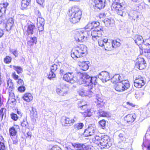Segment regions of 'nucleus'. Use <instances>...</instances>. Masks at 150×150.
<instances>
[{
  "label": "nucleus",
  "instance_id": "nucleus-1",
  "mask_svg": "<svg viewBox=\"0 0 150 150\" xmlns=\"http://www.w3.org/2000/svg\"><path fill=\"white\" fill-rule=\"evenodd\" d=\"M78 75L80 76L79 80L81 83L85 84L78 91L79 95L83 96L91 95L93 93V85H95L97 83V77H90L86 73L79 72Z\"/></svg>",
  "mask_w": 150,
  "mask_h": 150
},
{
  "label": "nucleus",
  "instance_id": "nucleus-2",
  "mask_svg": "<svg viewBox=\"0 0 150 150\" xmlns=\"http://www.w3.org/2000/svg\"><path fill=\"white\" fill-rule=\"evenodd\" d=\"M82 15L81 11L77 6H74L69 10L68 16L70 21L75 23L79 21Z\"/></svg>",
  "mask_w": 150,
  "mask_h": 150
},
{
  "label": "nucleus",
  "instance_id": "nucleus-3",
  "mask_svg": "<svg viewBox=\"0 0 150 150\" xmlns=\"http://www.w3.org/2000/svg\"><path fill=\"white\" fill-rule=\"evenodd\" d=\"M86 47L83 45H80L72 49L71 56L74 59L84 56L87 51Z\"/></svg>",
  "mask_w": 150,
  "mask_h": 150
},
{
  "label": "nucleus",
  "instance_id": "nucleus-4",
  "mask_svg": "<svg viewBox=\"0 0 150 150\" xmlns=\"http://www.w3.org/2000/svg\"><path fill=\"white\" fill-rule=\"evenodd\" d=\"M90 33L88 30L85 28L83 29L76 31L74 33V38L76 41L83 42L86 40L88 36Z\"/></svg>",
  "mask_w": 150,
  "mask_h": 150
},
{
  "label": "nucleus",
  "instance_id": "nucleus-5",
  "mask_svg": "<svg viewBox=\"0 0 150 150\" xmlns=\"http://www.w3.org/2000/svg\"><path fill=\"white\" fill-rule=\"evenodd\" d=\"M113 2L111 7L115 9L117 13L119 15L122 17H125L126 14V12L125 11V3L124 2L121 3L117 2H114L113 1L116 0H112Z\"/></svg>",
  "mask_w": 150,
  "mask_h": 150
},
{
  "label": "nucleus",
  "instance_id": "nucleus-6",
  "mask_svg": "<svg viewBox=\"0 0 150 150\" xmlns=\"http://www.w3.org/2000/svg\"><path fill=\"white\" fill-rule=\"evenodd\" d=\"M72 72H68L64 75L63 79L66 81L73 83L78 81V78L74 76Z\"/></svg>",
  "mask_w": 150,
  "mask_h": 150
},
{
  "label": "nucleus",
  "instance_id": "nucleus-7",
  "mask_svg": "<svg viewBox=\"0 0 150 150\" xmlns=\"http://www.w3.org/2000/svg\"><path fill=\"white\" fill-rule=\"evenodd\" d=\"M88 30L90 32V34L92 37V38L93 40H95L97 39L98 38L100 37L101 36L102 29H100L99 28H94V29H91V30Z\"/></svg>",
  "mask_w": 150,
  "mask_h": 150
},
{
  "label": "nucleus",
  "instance_id": "nucleus-8",
  "mask_svg": "<svg viewBox=\"0 0 150 150\" xmlns=\"http://www.w3.org/2000/svg\"><path fill=\"white\" fill-rule=\"evenodd\" d=\"M91 2H92V4L93 8L100 9L103 8L105 6L106 0H91Z\"/></svg>",
  "mask_w": 150,
  "mask_h": 150
},
{
  "label": "nucleus",
  "instance_id": "nucleus-9",
  "mask_svg": "<svg viewBox=\"0 0 150 150\" xmlns=\"http://www.w3.org/2000/svg\"><path fill=\"white\" fill-rule=\"evenodd\" d=\"M146 65V62L143 58L139 56L136 60L135 63V67L136 68L142 70L145 68Z\"/></svg>",
  "mask_w": 150,
  "mask_h": 150
},
{
  "label": "nucleus",
  "instance_id": "nucleus-10",
  "mask_svg": "<svg viewBox=\"0 0 150 150\" xmlns=\"http://www.w3.org/2000/svg\"><path fill=\"white\" fill-rule=\"evenodd\" d=\"M97 130L94 125H90L85 129L84 133L86 137L94 135L97 132Z\"/></svg>",
  "mask_w": 150,
  "mask_h": 150
},
{
  "label": "nucleus",
  "instance_id": "nucleus-11",
  "mask_svg": "<svg viewBox=\"0 0 150 150\" xmlns=\"http://www.w3.org/2000/svg\"><path fill=\"white\" fill-rule=\"evenodd\" d=\"M76 120L75 117L73 119H70L69 118L64 117L62 118L61 121L63 125L65 126H70L72 125Z\"/></svg>",
  "mask_w": 150,
  "mask_h": 150
},
{
  "label": "nucleus",
  "instance_id": "nucleus-12",
  "mask_svg": "<svg viewBox=\"0 0 150 150\" xmlns=\"http://www.w3.org/2000/svg\"><path fill=\"white\" fill-rule=\"evenodd\" d=\"M98 76L104 83L110 79L109 73L105 71H103L99 73Z\"/></svg>",
  "mask_w": 150,
  "mask_h": 150
},
{
  "label": "nucleus",
  "instance_id": "nucleus-13",
  "mask_svg": "<svg viewBox=\"0 0 150 150\" xmlns=\"http://www.w3.org/2000/svg\"><path fill=\"white\" fill-rule=\"evenodd\" d=\"M44 24L45 20L43 18L40 17L37 18V25L40 33L41 34L43 33Z\"/></svg>",
  "mask_w": 150,
  "mask_h": 150
},
{
  "label": "nucleus",
  "instance_id": "nucleus-14",
  "mask_svg": "<svg viewBox=\"0 0 150 150\" xmlns=\"http://www.w3.org/2000/svg\"><path fill=\"white\" fill-rule=\"evenodd\" d=\"M72 145L76 150H91L90 146L87 144L73 143Z\"/></svg>",
  "mask_w": 150,
  "mask_h": 150
},
{
  "label": "nucleus",
  "instance_id": "nucleus-15",
  "mask_svg": "<svg viewBox=\"0 0 150 150\" xmlns=\"http://www.w3.org/2000/svg\"><path fill=\"white\" fill-rule=\"evenodd\" d=\"M79 106L81 107L80 105H79ZM81 107H82V110L83 111L82 113L84 117H89L92 115L91 109L88 105L86 104L85 105H82Z\"/></svg>",
  "mask_w": 150,
  "mask_h": 150
},
{
  "label": "nucleus",
  "instance_id": "nucleus-16",
  "mask_svg": "<svg viewBox=\"0 0 150 150\" xmlns=\"http://www.w3.org/2000/svg\"><path fill=\"white\" fill-rule=\"evenodd\" d=\"M99 28L101 29H103V28L100 26V23L98 22H93L89 23L86 25L85 28L86 29H89L91 30V29H94V28Z\"/></svg>",
  "mask_w": 150,
  "mask_h": 150
},
{
  "label": "nucleus",
  "instance_id": "nucleus-17",
  "mask_svg": "<svg viewBox=\"0 0 150 150\" xmlns=\"http://www.w3.org/2000/svg\"><path fill=\"white\" fill-rule=\"evenodd\" d=\"M96 98L97 103V107L100 108H103L105 102L102 95L100 94L96 95Z\"/></svg>",
  "mask_w": 150,
  "mask_h": 150
},
{
  "label": "nucleus",
  "instance_id": "nucleus-18",
  "mask_svg": "<svg viewBox=\"0 0 150 150\" xmlns=\"http://www.w3.org/2000/svg\"><path fill=\"white\" fill-rule=\"evenodd\" d=\"M136 116L135 114H128L124 117V120L129 124H131L135 120Z\"/></svg>",
  "mask_w": 150,
  "mask_h": 150
},
{
  "label": "nucleus",
  "instance_id": "nucleus-19",
  "mask_svg": "<svg viewBox=\"0 0 150 150\" xmlns=\"http://www.w3.org/2000/svg\"><path fill=\"white\" fill-rule=\"evenodd\" d=\"M89 62L88 61H79V65L80 69L84 71L88 69L89 68Z\"/></svg>",
  "mask_w": 150,
  "mask_h": 150
},
{
  "label": "nucleus",
  "instance_id": "nucleus-20",
  "mask_svg": "<svg viewBox=\"0 0 150 150\" xmlns=\"http://www.w3.org/2000/svg\"><path fill=\"white\" fill-rule=\"evenodd\" d=\"M135 43L138 45H140L143 43V38L142 36L138 35H135L132 38Z\"/></svg>",
  "mask_w": 150,
  "mask_h": 150
},
{
  "label": "nucleus",
  "instance_id": "nucleus-21",
  "mask_svg": "<svg viewBox=\"0 0 150 150\" xmlns=\"http://www.w3.org/2000/svg\"><path fill=\"white\" fill-rule=\"evenodd\" d=\"M14 24V20L13 18H10L7 20L6 24V28L7 31L10 30Z\"/></svg>",
  "mask_w": 150,
  "mask_h": 150
},
{
  "label": "nucleus",
  "instance_id": "nucleus-22",
  "mask_svg": "<svg viewBox=\"0 0 150 150\" xmlns=\"http://www.w3.org/2000/svg\"><path fill=\"white\" fill-rule=\"evenodd\" d=\"M113 47L112 41L111 42H109L107 39V41L105 42L104 48L106 50L111 51L113 50Z\"/></svg>",
  "mask_w": 150,
  "mask_h": 150
},
{
  "label": "nucleus",
  "instance_id": "nucleus-23",
  "mask_svg": "<svg viewBox=\"0 0 150 150\" xmlns=\"http://www.w3.org/2000/svg\"><path fill=\"white\" fill-rule=\"evenodd\" d=\"M56 92L58 94L61 96H65L67 93V88H66V86H65L64 88H57L56 90Z\"/></svg>",
  "mask_w": 150,
  "mask_h": 150
},
{
  "label": "nucleus",
  "instance_id": "nucleus-24",
  "mask_svg": "<svg viewBox=\"0 0 150 150\" xmlns=\"http://www.w3.org/2000/svg\"><path fill=\"white\" fill-rule=\"evenodd\" d=\"M22 98L25 101L29 102L32 100L33 97L30 93H26L24 94Z\"/></svg>",
  "mask_w": 150,
  "mask_h": 150
},
{
  "label": "nucleus",
  "instance_id": "nucleus-25",
  "mask_svg": "<svg viewBox=\"0 0 150 150\" xmlns=\"http://www.w3.org/2000/svg\"><path fill=\"white\" fill-rule=\"evenodd\" d=\"M122 79L121 77L120 74H117L114 75L112 78L111 79V80L112 82L113 83L119 82V81H121Z\"/></svg>",
  "mask_w": 150,
  "mask_h": 150
},
{
  "label": "nucleus",
  "instance_id": "nucleus-26",
  "mask_svg": "<svg viewBox=\"0 0 150 150\" xmlns=\"http://www.w3.org/2000/svg\"><path fill=\"white\" fill-rule=\"evenodd\" d=\"M35 29V26L33 25L30 24L28 25L27 32L28 35L33 34L34 30Z\"/></svg>",
  "mask_w": 150,
  "mask_h": 150
},
{
  "label": "nucleus",
  "instance_id": "nucleus-27",
  "mask_svg": "<svg viewBox=\"0 0 150 150\" xmlns=\"http://www.w3.org/2000/svg\"><path fill=\"white\" fill-rule=\"evenodd\" d=\"M122 88L123 91H124L127 89L130 86V84L129 82L127 80H124L121 81Z\"/></svg>",
  "mask_w": 150,
  "mask_h": 150
},
{
  "label": "nucleus",
  "instance_id": "nucleus-28",
  "mask_svg": "<svg viewBox=\"0 0 150 150\" xmlns=\"http://www.w3.org/2000/svg\"><path fill=\"white\" fill-rule=\"evenodd\" d=\"M104 23L106 26H109L112 25L114 23V21L112 19L105 18L103 21Z\"/></svg>",
  "mask_w": 150,
  "mask_h": 150
},
{
  "label": "nucleus",
  "instance_id": "nucleus-29",
  "mask_svg": "<svg viewBox=\"0 0 150 150\" xmlns=\"http://www.w3.org/2000/svg\"><path fill=\"white\" fill-rule=\"evenodd\" d=\"M7 88L9 91H12L14 89L13 83L11 79H9L7 81Z\"/></svg>",
  "mask_w": 150,
  "mask_h": 150
},
{
  "label": "nucleus",
  "instance_id": "nucleus-30",
  "mask_svg": "<svg viewBox=\"0 0 150 150\" xmlns=\"http://www.w3.org/2000/svg\"><path fill=\"white\" fill-rule=\"evenodd\" d=\"M98 143V145L99 146V147L101 149H108L111 146V144L110 143H108V144H106L102 142H100Z\"/></svg>",
  "mask_w": 150,
  "mask_h": 150
},
{
  "label": "nucleus",
  "instance_id": "nucleus-31",
  "mask_svg": "<svg viewBox=\"0 0 150 150\" xmlns=\"http://www.w3.org/2000/svg\"><path fill=\"white\" fill-rule=\"evenodd\" d=\"M102 139L101 141V142L105 143L106 144H108V143H110V138L107 135L102 136Z\"/></svg>",
  "mask_w": 150,
  "mask_h": 150
},
{
  "label": "nucleus",
  "instance_id": "nucleus-32",
  "mask_svg": "<svg viewBox=\"0 0 150 150\" xmlns=\"http://www.w3.org/2000/svg\"><path fill=\"white\" fill-rule=\"evenodd\" d=\"M37 42V38L35 37H31L28 41V44L29 45H32L36 44Z\"/></svg>",
  "mask_w": 150,
  "mask_h": 150
},
{
  "label": "nucleus",
  "instance_id": "nucleus-33",
  "mask_svg": "<svg viewBox=\"0 0 150 150\" xmlns=\"http://www.w3.org/2000/svg\"><path fill=\"white\" fill-rule=\"evenodd\" d=\"M31 0H22L21 6L23 8H25L30 4Z\"/></svg>",
  "mask_w": 150,
  "mask_h": 150
},
{
  "label": "nucleus",
  "instance_id": "nucleus-34",
  "mask_svg": "<svg viewBox=\"0 0 150 150\" xmlns=\"http://www.w3.org/2000/svg\"><path fill=\"white\" fill-rule=\"evenodd\" d=\"M9 132L10 136L13 137L16 136L17 132L16 129L14 127H12L9 129Z\"/></svg>",
  "mask_w": 150,
  "mask_h": 150
},
{
  "label": "nucleus",
  "instance_id": "nucleus-35",
  "mask_svg": "<svg viewBox=\"0 0 150 150\" xmlns=\"http://www.w3.org/2000/svg\"><path fill=\"white\" fill-rule=\"evenodd\" d=\"M120 40L119 39L112 40V45H113V48H115L120 46L121 45L120 42Z\"/></svg>",
  "mask_w": 150,
  "mask_h": 150
},
{
  "label": "nucleus",
  "instance_id": "nucleus-36",
  "mask_svg": "<svg viewBox=\"0 0 150 150\" xmlns=\"http://www.w3.org/2000/svg\"><path fill=\"white\" fill-rule=\"evenodd\" d=\"M119 138L118 139L119 142H125V141L126 138L125 136V133L124 132L120 133L118 135Z\"/></svg>",
  "mask_w": 150,
  "mask_h": 150
},
{
  "label": "nucleus",
  "instance_id": "nucleus-37",
  "mask_svg": "<svg viewBox=\"0 0 150 150\" xmlns=\"http://www.w3.org/2000/svg\"><path fill=\"white\" fill-rule=\"evenodd\" d=\"M122 86V85L121 81L118 83L116 84V86L115 87V90L121 92L123 91Z\"/></svg>",
  "mask_w": 150,
  "mask_h": 150
},
{
  "label": "nucleus",
  "instance_id": "nucleus-38",
  "mask_svg": "<svg viewBox=\"0 0 150 150\" xmlns=\"http://www.w3.org/2000/svg\"><path fill=\"white\" fill-rule=\"evenodd\" d=\"M107 41V38L103 39L101 38L98 40V42L99 46L103 47H104L105 42Z\"/></svg>",
  "mask_w": 150,
  "mask_h": 150
},
{
  "label": "nucleus",
  "instance_id": "nucleus-39",
  "mask_svg": "<svg viewBox=\"0 0 150 150\" xmlns=\"http://www.w3.org/2000/svg\"><path fill=\"white\" fill-rule=\"evenodd\" d=\"M21 125L23 127L28 128L29 127V124L27 122L26 118H24L21 123Z\"/></svg>",
  "mask_w": 150,
  "mask_h": 150
},
{
  "label": "nucleus",
  "instance_id": "nucleus-40",
  "mask_svg": "<svg viewBox=\"0 0 150 150\" xmlns=\"http://www.w3.org/2000/svg\"><path fill=\"white\" fill-rule=\"evenodd\" d=\"M134 85L135 87L139 88L144 86V83H141L137 80L135 79L134 81Z\"/></svg>",
  "mask_w": 150,
  "mask_h": 150
},
{
  "label": "nucleus",
  "instance_id": "nucleus-41",
  "mask_svg": "<svg viewBox=\"0 0 150 150\" xmlns=\"http://www.w3.org/2000/svg\"><path fill=\"white\" fill-rule=\"evenodd\" d=\"M30 114L31 115L33 116L34 117H36L37 115V112L35 108H33V107H31L30 108Z\"/></svg>",
  "mask_w": 150,
  "mask_h": 150
},
{
  "label": "nucleus",
  "instance_id": "nucleus-42",
  "mask_svg": "<svg viewBox=\"0 0 150 150\" xmlns=\"http://www.w3.org/2000/svg\"><path fill=\"white\" fill-rule=\"evenodd\" d=\"M56 76L55 72L50 71L49 74L48 75V78L50 80L52 79L53 78H55Z\"/></svg>",
  "mask_w": 150,
  "mask_h": 150
},
{
  "label": "nucleus",
  "instance_id": "nucleus-43",
  "mask_svg": "<svg viewBox=\"0 0 150 150\" xmlns=\"http://www.w3.org/2000/svg\"><path fill=\"white\" fill-rule=\"evenodd\" d=\"M13 69L16 71L18 74L21 73L23 70L22 68L21 67L18 66H13Z\"/></svg>",
  "mask_w": 150,
  "mask_h": 150
},
{
  "label": "nucleus",
  "instance_id": "nucleus-44",
  "mask_svg": "<svg viewBox=\"0 0 150 150\" xmlns=\"http://www.w3.org/2000/svg\"><path fill=\"white\" fill-rule=\"evenodd\" d=\"M83 126V123H78L74 125L75 128L78 129H81Z\"/></svg>",
  "mask_w": 150,
  "mask_h": 150
},
{
  "label": "nucleus",
  "instance_id": "nucleus-45",
  "mask_svg": "<svg viewBox=\"0 0 150 150\" xmlns=\"http://www.w3.org/2000/svg\"><path fill=\"white\" fill-rule=\"evenodd\" d=\"M98 112L99 114V116L100 117H106L108 115L107 113L102 110L98 111Z\"/></svg>",
  "mask_w": 150,
  "mask_h": 150
},
{
  "label": "nucleus",
  "instance_id": "nucleus-46",
  "mask_svg": "<svg viewBox=\"0 0 150 150\" xmlns=\"http://www.w3.org/2000/svg\"><path fill=\"white\" fill-rule=\"evenodd\" d=\"M106 122L104 120H102L99 122V124L103 129L105 128Z\"/></svg>",
  "mask_w": 150,
  "mask_h": 150
},
{
  "label": "nucleus",
  "instance_id": "nucleus-47",
  "mask_svg": "<svg viewBox=\"0 0 150 150\" xmlns=\"http://www.w3.org/2000/svg\"><path fill=\"white\" fill-rule=\"evenodd\" d=\"M58 66L56 64H54L51 67L50 71L54 72L56 71L58 69Z\"/></svg>",
  "mask_w": 150,
  "mask_h": 150
},
{
  "label": "nucleus",
  "instance_id": "nucleus-48",
  "mask_svg": "<svg viewBox=\"0 0 150 150\" xmlns=\"http://www.w3.org/2000/svg\"><path fill=\"white\" fill-rule=\"evenodd\" d=\"M144 78L142 77L141 76L139 75L137 77H136V79L139 81V82L141 83H144V84L145 82L144 81Z\"/></svg>",
  "mask_w": 150,
  "mask_h": 150
},
{
  "label": "nucleus",
  "instance_id": "nucleus-49",
  "mask_svg": "<svg viewBox=\"0 0 150 150\" xmlns=\"http://www.w3.org/2000/svg\"><path fill=\"white\" fill-rule=\"evenodd\" d=\"M4 108H2L0 110V120L1 121L4 115L5 111L4 112Z\"/></svg>",
  "mask_w": 150,
  "mask_h": 150
},
{
  "label": "nucleus",
  "instance_id": "nucleus-50",
  "mask_svg": "<svg viewBox=\"0 0 150 150\" xmlns=\"http://www.w3.org/2000/svg\"><path fill=\"white\" fill-rule=\"evenodd\" d=\"M143 44L146 46L150 45V38L144 40Z\"/></svg>",
  "mask_w": 150,
  "mask_h": 150
},
{
  "label": "nucleus",
  "instance_id": "nucleus-51",
  "mask_svg": "<svg viewBox=\"0 0 150 150\" xmlns=\"http://www.w3.org/2000/svg\"><path fill=\"white\" fill-rule=\"evenodd\" d=\"M11 117L13 120L16 121L18 119L19 117H18L17 114L12 113L11 114Z\"/></svg>",
  "mask_w": 150,
  "mask_h": 150
},
{
  "label": "nucleus",
  "instance_id": "nucleus-52",
  "mask_svg": "<svg viewBox=\"0 0 150 150\" xmlns=\"http://www.w3.org/2000/svg\"><path fill=\"white\" fill-rule=\"evenodd\" d=\"M25 87L23 85L19 86L18 88V91L21 93L24 92L25 90Z\"/></svg>",
  "mask_w": 150,
  "mask_h": 150
},
{
  "label": "nucleus",
  "instance_id": "nucleus-53",
  "mask_svg": "<svg viewBox=\"0 0 150 150\" xmlns=\"http://www.w3.org/2000/svg\"><path fill=\"white\" fill-rule=\"evenodd\" d=\"M11 138L12 139L13 144L17 145L18 143V140L17 136H13L12 137H11Z\"/></svg>",
  "mask_w": 150,
  "mask_h": 150
},
{
  "label": "nucleus",
  "instance_id": "nucleus-54",
  "mask_svg": "<svg viewBox=\"0 0 150 150\" xmlns=\"http://www.w3.org/2000/svg\"><path fill=\"white\" fill-rule=\"evenodd\" d=\"M11 58L8 56H7L4 59V62L6 63H8L11 62Z\"/></svg>",
  "mask_w": 150,
  "mask_h": 150
},
{
  "label": "nucleus",
  "instance_id": "nucleus-55",
  "mask_svg": "<svg viewBox=\"0 0 150 150\" xmlns=\"http://www.w3.org/2000/svg\"><path fill=\"white\" fill-rule=\"evenodd\" d=\"M8 93L9 96L8 101H10L11 98H14V93L12 91H9L8 90Z\"/></svg>",
  "mask_w": 150,
  "mask_h": 150
},
{
  "label": "nucleus",
  "instance_id": "nucleus-56",
  "mask_svg": "<svg viewBox=\"0 0 150 150\" xmlns=\"http://www.w3.org/2000/svg\"><path fill=\"white\" fill-rule=\"evenodd\" d=\"M11 52L16 57H18V52L16 50L13 49L11 50Z\"/></svg>",
  "mask_w": 150,
  "mask_h": 150
},
{
  "label": "nucleus",
  "instance_id": "nucleus-57",
  "mask_svg": "<svg viewBox=\"0 0 150 150\" xmlns=\"http://www.w3.org/2000/svg\"><path fill=\"white\" fill-rule=\"evenodd\" d=\"M12 76L15 80H17L18 79V75L16 74L15 72H13L12 74Z\"/></svg>",
  "mask_w": 150,
  "mask_h": 150
},
{
  "label": "nucleus",
  "instance_id": "nucleus-58",
  "mask_svg": "<svg viewBox=\"0 0 150 150\" xmlns=\"http://www.w3.org/2000/svg\"><path fill=\"white\" fill-rule=\"evenodd\" d=\"M6 149V147L4 143L0 142V150H5Z\"/></svg>",
  "mask_w": 150,
  "mask_h": 150
},
{
  "label": "nucleus",
  "instance_id": "nucleus-59",
  "mask_svg": "<svg viewBox=\"0 0 150 150\" xmlns=\"http://www.w3.org/2000/svg\"><path fill=\"white\" fill-rule=\"evenodd\" d=\"M18 81H17V84L21 86H23L24 85V82L23 80L21 79H18Z\"/></svg>",
  "mask_w": 150,
  "mask_h": 150
},
{
  "label": "nucleus",
  "instance_id": "nucleus-60",
  "mask_svg": "<svg viewBox=\"0 0 150 150\" xmlns=\"http://www.w3.org/2000/svg\"><path fill=\"white\" fill-rule=\"evenodd\" d=\"M2 6V5H0V12L2 13H4L6 11V9Z\"/></svg>",
  "mask_w": 150,
  "mask_h": 150
},
{
  "label": "nucleus",
  "instance_id": "nucleus-61",
  "mask_svg": "<svg viewBox=\"0 0 150 150\" xmlns=\"http://www.w3.org/2000/svg\"><path fill=\"white\" fill-rule=\"evenodd\" d=\"M72 144H71V145H70L69 146H67L66 148V150H74V146L72 145Z\"/></svg>",
  "mask_w": 150,
  "mask_h": 150
},
{
  "label": "nucleus",
  "instance_id": "nucleus-62",
  "mask_svg": "<svg viewBox=\"0 0 150 150\" xmlns=\"http://www.w3.org/2000/svg\"><path fill=\"white\" fill-rule=\"evenodd\" d=\"M145 53H147L148 55H147V57L148 59H150V49L146 50L144 51Z\"/></svg>",
  "mask_w": 150,
  "mask_h": 150
},
{
  "label": "nucleus",
  "instance_id": "nucleus-63",
  "mask_svg": "<svg viewBox=\"0 0 150 150\" xmlns=\"http://www.w3.org/2000/svg\"><path fill=\"white\" fill-rule=\"evenodd\" d=\"M102 136L101 137H100L98 136H96L95 137V139L97 141L100 142L102 139Z\"/></svg>",
  "mask_w": 150,
  "mask_h": 150
},
{
  "label": "nucleus",
  "instance_id": "nucleus-64",
  "mask_svg": "<svg viewBox=\"0 0 150 150\" xmlns=\"http://www.w3.org/2000/svg\"><path fill=\"white\" fill-rule=\"evenodd\" d=\"M50 150H61V149L59 147H53L51 148Z\"/></svg>",
  "mask_w": 150,
  "mask_h": 150
}]
</instances>
